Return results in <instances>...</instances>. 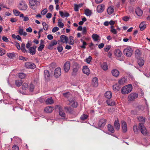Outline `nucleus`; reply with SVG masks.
<instances>
[{
    "mask_svg": "<svg viewBox=\"0 0 150 150\" xmlns=\"http://www.w3.org/2000/svg\"><path fill=\"white\" fill-rule=\"evenodd\" d=\"M40 0H29L30 7L33 10L37 8L38 6L40 5Z\"/></svg>",
    "mask_w": 150,
    "mask_h": 150,
    "instance_id": "1",
    "label": "nucleus"
},
{
    "mask_svg": "<svg viewBox=\"0 0 150 150\" xmlns=\"http://www.w3.org/2000/svg\"><path fill=\"white\" fill-rule=\"evenodd\" d=\"M132 86L131 84H129L124 86L121 90V92L123 94H127L131 91Z\"/></svg>",
    "mask_w": 150,
    "mask_h": 150,
    "instance_id": "2",
    "label": "nucleus"
},
{
    "mask_svg": "<svg viewBox=\"0 0 150 150\" xmlns=\"http://www.w3.org/2000/svg\"><path fill=\"white\" fill-rule=\"evenodd\" d=\"M18 7L21 10L25 11L27 9L28 6L25 1H22L18 4Z\"/></svg>",
    "mask_w": 150,
    "mask_h": 150,
    "instance_id": "3",
    "label": "nucleus"
},
{
    "mask_svg": "<svg viewBox=\"0 0 150 150\" xmlns=\"http://www.w3.org/2000/svg\"><path fill=\"white\" fill-rule=\"evenodd\" d=\"M28 89V85L26 83H23L22 86L21 88L18 90V91L20 93L25 94V91Z\"/></svg>",
    "mask_w": 150,
    "mask_h": 150,
    "instance_id": "4",
    "label": "nucleus"
},
{
    "mask_svg": "<svg viewBox=\"0 0 150 150\" xmlns=\"http://www.w3.org/2000/svg\"><path fill=\"white\" fill-rule=\"evenodd\" d=\"M124 54L127 57H130L132 54V50L130 47H128L125 49L123 50Z\"/></svg>",
    "mask_w": 150,
    "mask_h": 150,
    "instance_id": "5",
    "label": "nucleus"
},
{
    "mask_svg": "<svg viewBox=\"0 0 150 150\" xmlns=\"http://www.w3.org/2000/svg\"><path fill=\"white\" fill-rule=\"evenodd\" d=\"M139 128L141 133L144 135H146L147 134V131L146 128L143 124H139Z\"/></svg>",
    "mask_w": 150,
    "mask_h": 150,
    "instance_id": "6",
    "label": "nucleus"
},
{
    "mask_svg": "<svg viewBox=\"0 0 150 150\" xmlns=\"http://www.w3.org/2000/svg\"><path fill=\"white\" fill-rule=\"evenodd\" d=\"M138 96V94L136 93H132L129 94L128 98L129 101H132L137 98Z\"/></svg>",
    "mask_w": 150,
    "mask_h": 150,
    "instance_id": "7",
    "label": "nucleus"
},
{
    "mask_svg": "<svg viewBox=\"0 0 150 150\" xmlns=\"http://www.w3.org/2000/svg\"><path fill=\"white\" fill-rule=\"evenodd\" d=\"M69 105L71 106L74 108H76L77 107V103L74 98H71L69 100Z\"/></svg>",
    "mask_w": 150,
    "mask_h": 150,
    "instance_id": "8",
    "label": "nucleus"
},
{
    "mask_svg": "<svg viewBox=\"0 0 150 150\" xmlns=\"http://www.w3.org/2000/svg\"><path fill=\"white\" fill-rule=\"evenodd\" d=\"M70 63L69 61H67L64 63V69L65 72H67L69 71L70 69Z\"/></svg>",
    "mask_w": 150,
    "mask_h": 150,
    "instance_id": "9",
    "label": "nucleus"
},
{
    "mask_svg": "<svg viewBox=\"0 0 150 150\" xmlns=\"http://www.w3.org/2000/svg\"><path fill=\"white\" fill-rule=\"evenodd\" d=\"M61 75V69L59 67L57 68L54 70V75L56 78H58Z\"/></svg>",
    "mask_w": 150,
    "mask_h": 150,
    "instance_id": "10",
    "label": "nucleus"
},
{
    "mask_svg": "<svg viewBox=\"0 0 150 150\" xmlns=\"http://www.w3.org/2000/svg\"><path fill=\"white\" fill-rule=\"evenodd\" d=\"M58 108L59 112V115L60 116L63 117H65V114L63 110L62 107L59 105H57L56 106V108Z\"/></svg>",
    "mask_w": 150,
    "mask_h": 150,
    "instance_id": "11",
    "label": "nucleus"
},
{
    "mask_svg": "<svg viewBox=\"0 0 150 150\" xmlns=\"http://www.w3.org/2000/svg\"><path fill=\"white\" fill-rule=\"evenodd\" d=\"M83 73L88 76L90 73V70L88 67L86 66H84L83 67Z\"/></svg>",
    "mask_w": 150,
    "mask_h": 150,
    "instance_id": "12",
    "label": "nucleus"
},
{
    "mask_svg": "<svg viewBox=\"0 0 150 150\" xmlns=\"http://www.w3.org/2000/svg\"><path fill=\"white\" fill-rule=\"evenodd\" d=\"M106 120L105 119H102L99 120L98 123V126L100 127H103L106 123Z\"/></svg>",
    "mask_w": 150,
    "mask_h": 150,
    "instance_id": "13",
    "label": "nucleus"
},
{
    "mask_svg": "<svg viewBox=\"0 0 150 150\" xmlns=\"http://www.w3.org/2000/svg\"><path fill=\"white\" fill-rule=\"evenodd\" d=\"M121 124L123 132L124 133L126 132L127 131V125L126 122L124 121H122Z\"/></svg>",
    "mask_w": 150,
    "mask_h": 150,
    "instance_id": "14",
    "label": "nucleus"
},
{
    "mask_svg": "<svg viewBox=\"0 0 150 150\" xmlns=\"http://www.w3.org/2000/svg\"><path fill=\"white\" fill-rule=\"evenodd\" d=\"M25 67L28 69H33L35 67V65L33 63L31 62H26L25 63Z\"/></svg>",
    "mask_w": 150,
    "mask_h": 150,
    "instance_id": "15",
    "label": "nucleus"
},
{
    "mask_svg": "<svg viewBox=\"0 0 150 150\" xmlns=\"http://www.w3.org/2000/svg\"><path fill=\"white\" fill-rule=\"evenodd\" d=\"M105 6L103 4H101L98 6L97 7V11L98 13H101L104 10Z\"/></svg>",
    "mask_w": 150,
    "mask_h": 150,
    "instance_id": "16",
    "label": "nucleus"
},
{
    "mask_svg": "<svg viewBox=\"0 0 150 150\" xmlns=\"http://www.w3.org/2000/svg\"><path fill=\"white\" fill-rule=\"evenodd\" d=\"M92 85L94 87H96L98 86V79L97 77H95L92 79Z\"/></svg>",
    "mask_w": 150,
    "mask_h": 150,
    "instance_id": "17",
    "label": "nucleus"
},
{
    "mask_svg": "<svg viewBox=\"0 0 150 150\" xmlns=\"http://www.w3.org/2000/svg\"><path fill=\"white\" fill-rule=\"evenodd\" d=\"M79 66H77L74 67L73 69L72 75L74 76L76 75L79 72Z\"/></svg>",
    "mask_w": 150,
    "mask_h": 150,
    "instance_id": "18",
    "label": "nucleus"
},
{
    "mask_svg": "<svg viewBox=\"0 0 150 150\" xmlns=\"http://www.w3.org/2000/svg\"><path fill=\"white\" fill-rule=\"evenodd\" d=\"M36 48L37 46H34L30 48L29 50L31 54L33 55L35 54L36 52Z\"/></svg>",
    "mask_w": 150,
    "mask_h": 150,
    "instance_id": "19",
    "label": "nucleus"
},
{
    "mask_svg": "<svg viewBox=\"0 0 150 150\" xmlns=\"http://www.w3.org/2000/svg\"><path fill=\"white\" fill-rule=\"evenodd\" d=\"M44 76L45 80H48L50 79V74L49 71L47 70L44 71Z\"/></svg>",
    "mask_w": 150,
    "mask_h": 150,
    "instance_id": "20",
    "label": "nucleus"
},
{
    "mask_svg": "<svg viewBox=\"0 0 150 150\" xmlns=\"http://www.w3.org/2000/svg\"><path fill=\"white\" fill-rule=\"evenodd\" d=\"M61 41L63 43L68 42V38L67 37L64 35H62L60 36Z\"/></svg>",
    "mask_w": 150,
    "mask_h": 150,
    "instance_id": "21",
    "label": "nucleus"
},
{
    "mask_svg": "<svg viewBox=\"0 0 150 150\" xmlns=\"http://www.w3.org/2000/svg\"><path fill=\"white\" fill-rule=\"evenodd\" d=\"M54 110V108L51 106H49L46 107L45 109V111L47 113L52 112Z\"/></svg>",
    "mask_w": 150,
    "mask_h": 150,
    "instance_id": "22",
    "label": "nucleus"
},
{
    "mask_svg": "<svg viewBox=\"0 0 150 150\" xmlns=\"http://www.w3.org/2000/svg\"><path fill=\"white\" fill-rule=\"evenodd\" d=\"M112 73L113 76L117 77L119 76L120 73L119 71L117 69H114L112 71Z\"/></svg>",
    "mask_w": 150,
    "mask_h": 150,
    "instance_id": "23",
    "label": "nucleus"
},
{
    "mask_svg": "<svg viewBox=\"0 0 150 150\" xmlns=\"http://www.w3.org/2000/svg\"><path fill=\"white\" fill-rule=\"evenodd\" d=\"M114 126L117 130H118L120 128V125L119 121L117 119L115 121L114 123Z\"/></svg>",
    "mask_w": 150,
    "mask_h": 150,
    "instance_id": "24",
    "label": "nucleus"
},
{
    "mask_svg": "<svg viewBox=\"0 0 150 150\" xmlns=\"http://www.w3.org/2000/svg\"><path fill=\"white\" fill-rule=\"evenodd\" d=\"M115 56L117 57H120L122 55V52L119 49L116 50L114 52Z\"/></svg>",
    "mask_w": 150,
    "mask_h": 150,
    "instance_id": "25",
    "label": "nucleus"
},
{
    "mask_svg": "<svg viewBox=\"0 0 150 150\" xmlns=\"http://www.w3.org/2000/svg\"><path fill=\"white\" fill-rule=\"evenodd\" d=\"M114 8L113 6H111L109 7L107 9L108 13L110 15L112 14L114 11Z\"/></svg>",
    "mask_w": 150,
    "mask_h": 150,
    "instance_id": "26",
    "label": "nucleus"
},
{
    "mask_svg": "<svg viewBox=\"0 0 150 150\" xmlns=\"http://www.w3.org/2000/svg\"><path fill=\"white\" fill-rule=\"evenodd\" d=\"M57 44V41L55 40L52 41L51 43L48 46V48L50 49H51L52 48V47L54 45Z\"/></svg>",
    "mask_w": 150,
    "mask_h": 150,
    "instance_id": "27",
    "label": "nucleus"
},
{
    "mask_svg": "<svg viewBox=\"0 0 150 150\" xmlns=\"http://www.w3.org/2000/svg\"><path fill=\"white\" fill-rule=\"evenodd\" d=\"M59 14L62 17H68L69 16V14L67 12H64L62 11H59Z\"/></svg>",
    "mask_w": 150,
    "mask_h": 150,
    "instance_id": "28",
    "label": "nucleus"
},
{
    "mask_svg": "<svg viewBox=\"0 0 150 150\" xmlns=\"http://www.w3.org/2000/svg\"><path fill=\"white\" fill-rule=\"evenodd\" d=\"M135 12L136 14L139 16H141L143 14L142 11L139 7L137 8Z\"/></svg>",
    "mask_w": 150,
    "mask_h": 150,
    "instance_id": "29",
    "label": "nucleus"
},
{
    "mask_svg": "<svg viewBox=\"0 0 150 150\" xmlns=\"http://www.w3.org/2000/svg\"><path fill=\"white\" fill-rule=\"evenodd\" d=\"M105 96L106 98L110 99L112 97V93L110 91H108L106 92Z\"/></svg>",
    "mask_w": 150,
    "mask_h": 150,
    "instance_id": "30",
    "label": "nucleus"
},
{
    "mask_svg": "<svg viewBox=\"0 0 150 150\" xmlns=\"http://www.w3.org/2000/svg\"><path fill=\"white\" fill-rule=\"evenodd\" d=\"M127 81V79L125 77H123L118 81V83L120 85H124Z\"/></svg>",
    "mask_w": 150,
    "mask_h": 150,
    "instance_id": "31",
    "label": "nucleus"
},
{
    "mask_svg": "<svg viewBox=\"0 0 150 150\" xmlns=\"http://www.w3.org/2000/svg\"><path fill=\"white\" fill-rule=\"evenodd\" d=\"M18 33L21 35H23L24 36H25L27 35V33L23 31V28H20L18 31Z\"/></svg>",
    "mask_w": 150,
    "mask_h": 150,
    "instance_id": "32",
    "label": "nucleus"
},
{
    "mask_svg": "<svg viewBox=\"0 0 150 150\" xmlns=\"http://www.w3.org/2000/svg\"><path fill=\"white\" fill-rule=\"evenodd\" d=\"M92 38L95 41H97L99 40V36L97 34H93L92 35Z\"/></svg>",
    "mask_w": 150,
    "mask_h": 150,
    "instance_id": "33",
    "label": "nucleus"
},
{
    "mask_svg": "<svg viewBox=\"0 0 150 150\" xmlns=\"http://www.w3.org/2000/svg\"><path fill=\"white\" fill-rule=\"evenodd\" d=\"M139 27L141 30H144L146 28V25L144 22H142L140 24Z\"/></svg>",
    "mask_w": 150,
    "mask_h": 150,
    "instance_id": "34",
    "label": "nucleus"
},
{
    "mask_svg": "<svg viewBox=\"0 0 150 150\" xmlns=\"http://www.w3.org/2000/svg\"><path fill=\"white\" fill-rule=\"evenodd\" d=\"M54 102V100L52 97L47 98L45 101L46 103L47 104H51L53 103Z\"/></svg>",
    "mask_w": 150,
    "mask_h": 150,
    "instance_id": "35",
    "label": "nucleus"
},
{
    "mask_svg": "<svg viewBox=\"0 0 150 150\" xmlns=\"http://www.w3.org/2000/svg\"><path fill=\"white\" fill-rule=\"evenodd\" d=\"M62 19L61 18L58 19V25L60 28H63L64 26V24L62 22Z\"/></svg>",
    "mask_w": 150,
    "mask_h": 150,
    "instance_id": "36",
    "label": "nucleus"
},
{
    "mask_svg": "<svg viewBox=\"0 0 150 150\" xmlns=\"http://www.w3.org/2000/svg\"><path fill=\"white\" fill-rule=\"evenodd\" d=\"M106 102L108 105L110 106H113L115 104V103L114 101L110 100H106Z\"/></svg>",
    "mask_w": 150,
    "mask_h": 150,
    "instance_id": "37",
    "label": "nucleus"
},
{
    "mask_svg": "<svg viewBox=\"0 0 150 150\" xmlns=\"http://www.w3.org/2000/svg\"><path fill=\"white\" fill-rule=\"evenodd\" d=\"M108 131L112 133H113L114 132V129L113 127L111 125L109 124L108 125Z\"/></svg>",
    "mask_w": 150,
    "mask_h": 150,
    "instance_id": "38",
    "label": "nucleus"
},
{
    "mask_svg": "<svg viewBox=\"0 0 150 150\" xmlns=\"http://www.w3.org/2000/svg\"><path fill=\"white\" fill-rule=\"evenodd\" d=\"M43 41L41 40V42L40 44V46L38 48V50L39 51H42L44 47V45L43 44Z\"/></svg>",
    "mask_w": 150,
    "mask_h": 150,
    "instance_id": "39",
    "label": "nucleus"
},
{
    "mask_svg": "<svg viewBox=\"0 0 150 150\" xmlns=\"http://www.w3.org/2000/svg\"><path fill=\"white\" fill-rule=\"evenodd\" d=\"M23 81L21 80H17L15 81V84L17 86L19 87L22 84Z\"/></svg>",
    "mask_w": 150,
    "mask_h": 150,
    "instance_id": "40",
    "label": "nucleus"
},
{
    "mask_svg": "<svg viewBox=\"0 0 150 150\" xmlns=\"http://www.w3.org/2000/svg\"><path fill=\"white\" fill-rule=\"evenodd\" d=\"M101 67L104 71H106L108 69L107 64L106 62L103 63L101 65Z\"/></svg>",
    "mask_w": 150,
    "mask_h": 150,
    "instance_id": "41",
    "label": "nucleus"
},
{
    "mask_svg": "<svg viewBox=\"0 0 150 150\" xmlns=\"http://www.w3.org/2000/svg\"><path fill=\"white\" fill-rule=\"evenodd\" d=\"M120 87L117 84H115L113 86V89L114 91H118L120 90Z\"/></svg>",
    "mask_w": 150,
    "mask_h": 150,
    "instance_id": "42",
    "label": "nucleus"
},
{
    "mask_svg": "<svg viewBox=\"0 0 150 150\" xmlns=\"http://www.w3.org/2000/svg\"><path fill=\"white\" fill-rule=\"evenodd\" d=\"M85 14L87 16H90L91 14V12L89 9H86L85 10Z\"/></svg>",
    "mask_w": 150,
    "mask_h": 150,
    "instance_id": "43",
    "label": "nucleus"
},
{
    "mask_svg": "<svg viewBox=\"0 0 150 150\" xmlns=\"http://www.w3.org/2000/svg\"><path fill=\"white\" fill-rule=\"evenodd\" d=\"M25 44L24 43H22L21 45V49L22 51L24 53H25L27 51L25 48Z\"/></svg>",
    "mask_w": 150,
    "mask_h": 150,
    "instance_id": "44",
    "label": "nucleus"
},
{
    "mask_svg": "<svg viewBox=\"0 0 150 150\" xmlns=\"http://www.w3.org/2000/svg\"><path fill=\"white\" fill-rule=\"evenodd\" d=\"M13 139L16 142L18 143H21L22 140L20 138L17 137H14Z\"/></svg>",
    "mask_w": 150,
    "mask_h": 150,
    "instance_id": "45",
    "label": "nucleus"
},
{
    "mask_svg": "<svg viewBox=\"0 0 150 150\" xmlns=\"http://www.w3.org/2000/svg\"><path fill=\"white\" fill-rule=\"evenodd\" d=\"M138 63L140 66H142L144 64V61L142 59H139L138 61Z\"/></svg>",
    "mask_w": 150,
    "mask_h": 150,
    "instance_id": "46",
    "label": "nucleus"
},
{
    "mask_svg": "<svg viewBox=\"0 0 150 150\" xmlns=\"http://www.w3.org/2000/svg\"><path fill=\"white\" fill-rule=\"evenodd\" d=\"M42 25L44 30H48V25L45 22H44L42 23Z\"/></svg>",
    "mask_w": 150,
    "mask_h": 150,
    "instance_id": "47",
    "label": "nucleus"
},
{
    "mask_svg": "<svg viewBox=\"0 0 150 150\" xmlns=\"http://www.w3.org/2000/svg\"><path fill=\"white\" fill-rule=\"evenodd\" d=\"M111 29L110 31L114 34H116L117 33V32L116 29L114 28V27L113 25H111L110 27Z\"/></svg>",
    "mask_w": 150,
    "mask_h": 150,
    "instance_id": "48",
    "label": "nucleus"
},
{
    "mask_svg": "<svg viewBox=\"0 0 150 150\" xmlns=\"http://www.w3.org/2000/svg\"><path fill=\"white\" fill-rule=\"evenodd\" d=\"M139 120L141 122H142L143 124L145 122V117H143L142 116H140L138 118Z\"/></svg>",
    "mask_w": 150,
    "mask_h": 150,
    "instance_id": "49",
    "label": "nucleus"
},
{
    "mask_svg": "<svg viewBox=\"0 0 150 150\" xmlns=\"http://www.w3.org/2000/svg\"><path fill=\"white\" fill-rule=\"evenodd\" d=\"M73 37L70 36L69 38V43L70 45H73L74 43V40L73 39Z\"/></svg>",
    "mask_w": 150,
    "mask_h": 150,
    "instance_id": "50",
    "label": "nucleus"
},
{
    "mask_svg": "<svg viewBox=\"0 0 150 150\" xmlns=\"http://www.w3.org/2000/svg\"><path fill=\"white\" fill-rule=\"evenodd\" d=\"M25 76V74L23 73H21L18 74V77L19 78L21 79H23L24 78Z\"/></svg>",
    "mask_w": 150,
    "mask_h": 150,
    "instance_id": "51",
    "label": "nucleus"
},
{
    "mask_svg": "<svg viewBox=\"0 0 150 150\" xmlns=\"http://www.w3.org/2000/svg\"><path fill=\"white\" fill-rule=\"evenodd\" d=\"M13 12L14 13V15L16 16H18L19 15L20 13V12L16 9H14L13 10Z\"/></svg>",
    "mask_w": 150,
    "mask_h": 150,
    "instance_id": "52",
    "label": "nucleus"
},
{
    "mask_svg": "<svg viewBox=\"0 0 150 150\" xmlns=\"http://www.w3.org/2000/svg\"><path fill=\"white\" fill-rule=\"evenodd\" d=\"M28 90H29V91L31 92H33L34 89V86L32 84H30L29 86L28 87Z\"/></svg>",
    "mask_w": 150,
    "mask_h": 150,
    "instance_id": "53",
    "label": "nucleus"
},
{
    "mask_svg": "<svg viewBox=\"0 0 150 150\" xmlns=\"http://www.w3.org/2000/svg\"><path fill=\"white\" fill-rule=\"evenodd\" d=\"M140 54V52L139 50H137L135 51V55L136 57H139Z\"/></svg>",
    "mask_w": 150,
    "mask_h": 150,
    "instance_id": "54",
    "label": "nucleus"
},
{
    "mask_svg": "<svg viewBox=\"0 0 150 150\" xmlns=\"http://www.w3.org/2000/svg\"><path fill=\"white\" fill-rule=\"evenodd\" d=\"M88 117V115H86L83 114L80 117V119L81 120H84L87 119Z\"/></svg>",
    "mask_w": 150,
    "mask_h": 150,
    "instance_id": "55",
    "label": "nucleus"
},
{
    "mask_svg": "<svg viewBox=\"0 0 150 150\" xmlns=\"http://www.w3.org/2000/svg\"><path fill=\"white\" fill-rule=\"evenodd\" d=\"M130 18L129 16H125L122 17V19L125 21H127Z\"/></svg>",
    "mask_w": 150,
    "mask_h": 150,
    "instance_id": "56",
    "label": "nucleus"
},
{
    "mask_svg": "<svg viewBox=\"0 0 150 150\" xmlns=\"http://www.w3.org/2000/svg\"><path fill=\"white\" fill-rule=\"evenodd\" d=\"M92 59V57L91 56H89L86 59V62L88 64H89L91 62Z\"/></svg>",
    "mask_w": 150,
    "mask_h": 150,
    "instance_id": "57",
    "label": "nucleus"
},
{
    "mask_svg": "<svg viewBox=\"0 0 150 150\" xmlns=\"http://www.w3.org/2000/svg\"><path fill=\"white\" fill-rule=\"evenodd\" d=\"M133 130L135 133H137L138 131V129L137 128V125H134V126H133Z\"/></svg>",
    "mask_w": 150,
    "mask_h": 150,
    "instance_id": "58",
    "label": "nucleus"
},
{
    "mask_svg": "<svg viewBox=\"0 0 150 150\" xmlns=\"http://www.w3.org/2000/svg\"><path fill=\"white\" fill-rule=\"evenodd\" d=\"M57 50L59 52H61L63 50L62 46L60 45L58 46L57 47Z\"/></svg>",
    "mask_w": 150,
    "mask_h": 150,
    "instance_id": "59",
    "label": "nucleus"
},
{
    "mask_svg": "<svg viewBox=\"0 0 150 150\" xmlns=\"http://www.w3.org/2000/svg\"><path fill=\"white\" fill-rule=\"evenodd\" d=\"M111 48V46L109 45H107L106 47L104 48V50L106 52H108Z\"/></svg>",
    "mask_w": 150,
    "mask_h": 150,
    "instance_id": "60",
    "label": "nucleus"
},
{
    "mask_svg": "<svg viewBox=\"0 0 150 150\" xmlns=\"http://www.w3.org/2000/svg\"><path fill=\"white\" fill-rule=\"evenodd\" d=\"M5 53V51L3 49L0 48V56L3 55Z\"/></svg>",
    "mask_w": 150,
    "mask_h": 150,
    "instance_id": "61",
    "label": "nucleus"
},
{
    "mask_svg": "<svg viewBox=\"0 0 150 150\" xmlns=\"http://www.w3.org/2000/svg\"><path fill=\"white\" fill-rule=\"evenodd\" d=\"M7 56L10 58H13L15 57V55L13 53H9L7 54Z\"/></svg>",
    "mask_w": 150,
    "mask_h": 150,
    "instance_id": "62",
    "label": "nucleus"
},
{
    "mask_svg": "<svg viewBox=\"0 0 150 150\" xmlns=\"http://www.w3.org/2000/svg\"><path fill=\"white\" fill-rule=\"evenodd\" d=\"M82 33L83 35H86L87 32L86 28V27H83L82 30Z\"/></svg>",
    "mask_w": 150,
    "mask_h": 150,
    "instance_id": "63",
    "label": "nucleus"
},
{
    "mask_svg": "<svg viewBox=\"0 0 150 150\" xmlns=\"http://www.w3.org/2000/svg\"><path fill=\"white\" fill-rule=\"evenodd\" d=\"M47 12V8H45L42 10L41 12V14L42 15H44Z\"/></svg>",
    "mask_w": 150,
    "mask_h": 150,
    "instance_id": "64",
    "label": "nucleus"
}]
</instances>
